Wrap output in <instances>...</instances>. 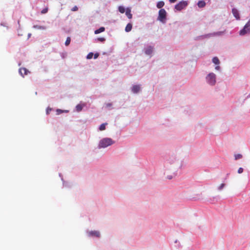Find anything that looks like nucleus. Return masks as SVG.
<instances>
[{"mask_svg": "<svg viewBox=\"0 0 250 250\" xmlns=\"http://www.w3.org/2000/svg\"><path fill=\"white\" fill-rule=\"evenodd\" d=\"M94 59H96L99 56V54L98 53H96V54H94Z\"/></svg>", "mask_w": 250, "mask_h": 250, "instance_id": "c85d7f7f", "label": "nucleus"}, {"mask_svg": "<svg viewBox=\"0 0 250 250\" xmlns=\"http://www.w3.org/2000/svg\"><path fill=\"white\" fill-rule=\"evenodd\" d=\"M243 172V168L242 167H240L238 170V173L240 174Z\"/></svg>", "mask_w": 250, "mask_h": 250, "instance_id": "bb28decb", "label": "nucleus"}, {"mask_svg": "<svg viewBox=\"0 0 250 250\" xmlns=\"http://www.w3.org/2000/svg\"><path fill=\"white\" fill-rule=\"evenodd\" d=\"M48 12V8L46 7L42 9L41 11V13L42 14H45Z\"/></svg>", "mask_w": 250, "mask_h": 250, "instance_id": "4be33fe9", "label": "nucleus"}, {"mask_svg": "<svg viewBox=\"0 0 250 250\" xmlns=\"http://www.w3.org/2000/svg\"><path fill=\"white\" fill-rule=\"evenodd\" d=\"M78 10V8L77 6H75L74 7H73L72 9H71V11H76Z\"/></svg>", "mask_w": 250, "mask_h": 250, "instance_id": "a878e982", "label": "nucleus"}, {"mask_svg": "<svg viewBox=\"0 0 250 250\" xmlns=\"http://www.w3.org/2000/svg\"><path fill=\"white\" fill-rule=\"evenodd\" d=\"M125 14L126 15V16L127 17V18L128 19H131L132 18V14H131V11H130V10L129 9H127L126 12H125Z\"/></svg>", "mask_w": 250, "mask_h": 250, "instance_id": "4468645a", "label": "nucleus"}, {"mask_svg": "<svg viewBox=\"0 0 250 250\" xmlns=\"http://www.w3.org/2000/svg\"><path fill=\"white\" fill-rule=\"evenodd\" d=\"M167 12L164 9H161L159 11L158 19L162 22H165Z\"/></svg>", "mask_w": 250, "mask_h": 250, "instance_id": "f03ea898", "label": "nucleus"}, {"mask_svg": "<svg viewBox=\"0 0 250 250\" xmlns=\"http://www.w3.org/2000/svg\"><path fill=\"white\" fill-rule=\"evenodd\" d=\"M132 27V24L130 23H128L125 28V30L126 32H128L131 30Z\"/></svg>", "mask_w": 250, "mask_h": 250, "instance_id": "9b49d317", "label": "nucleus"}, {"mask_svg": "<svg viewBox=\"0 0 250 250\" xmlns=\"http://www.w3.org/2000/svg\"><path fill=\"white\" fill-rule=\"evenodd\" d=\"M70 41H71V39L70 37H67V39H66V40L65 42V44L66 46H68L70 43Z\"/></svg>", "mask_w": 250, "mask_h": 250, "instance_id": "a211bd4d", "label": "nucleus"}, {"mask_svg": "<svg viewBox=\"0 0 250 250\" xmlns=\"http://www.w3.org/2000/svg\"><path fill=\"white\" fill-rule=\"evenodd\" d=\"M28 72V70L25 68H21L19 69V73L22 77H24V75H27Z\"/></svg>", "mask_w": 250, "mask_h": 250, "instance_id": "0eeeda50", "label": "nucleus"}, {"mask_svg": "<svg viewBox=\"0 0 250 250\" xmlns=\"http://www.w3.org/2000/svg\"><path fill=\"white\" fill-rule=\"evenodd\" d=\"M107 125V123H104V124H102V125H101L99 127V130L100 131L104 130L105 129V126Z\"/></svg>", "mask_w": 250, "mask_h": 250, "instance_id": "2eb2a0df", "label": "nucleus"}, {"mask_svg": "<svg viewBox=\"0 0 250 250\" xmlns=\"http://www.w3.org/2000/svg\"><path fill=\"white\" fill-rule=\"evenodd\" d=\"M93 53H89L87 55V57H86V58L87 59H91L93 57Z\"/></svg>", "mask_w": 250, "mask_h": 250, "instance_id": "412c9836", "label": "nucleus"}, {"mask_svg": "<svg viewBox=\"0 0 250 250\" xmlns=\"http://www.w3.org/2000/svg\"><path fill=\"white\" fill-rule=\"evenodd\" d=\"M114 143V141L111 138H105L100 141L99 146L100 147L104 148L111 146Z\"/></svg>", "mask_w": 250, "mask_h": 250, "instance_id": "f257e3e1", "label": "nucleus"}, {"mask_svg": "<svg viewBox=\"0 0 250 250\" xmlns=\"http://www.w3.org/2000/svg\"><path fill=\"white\" fill-rule=\"evenodd\" d=\"M35 28H38V29H45V27H43V26H34Z\"/></svg>", "mask_w": 250, "mask_h": 250, "instance_id": "393cba45", "label": "nucleus"}, {"mask_svg": "<svg viewBox=\"0 0 250 250\" xmlns=\"http://www.w3.org/2000/svg\"><path fill=\"white\" fill-rule=\"evenodd\" d=\"M118 9L119 12L121 13H124L125 12V9L123 6H119Z\"/></svg>", "mask_w": 250, "mask_h": 250, "instance_id": "f3484780", "label": "nucleus"}, {"mask_svg": "<svg viewBox=\"0 0 250 250\" xmlns=\"http://www.w3.org/2000/svg\"><path fill=\"white\" fill-rule=\"evenodd\" d=\"M153 52V48L151 46H148L146 48L145 53L146 55H150Z\"/></svg>", "mask_w": 250, "mask_h": 250, "instance_id": "6e6552de", "label": "nucleus"}, {"mask_svg": "<svg viewBox=\"0 0 250 250\" xmlns=\"http://www.w3.org/2000/svg\"><path fill=\"white\" fill-rule=\"evenodd\" d=\"M234 157H235V160H238V159L242 158V155L240 154H238L235 155Z\"/></svg>", "mask_w": 250, "mask_h": 250, "instance_id": "aec40b11", "label": "nucleus"}, {"mask_svg": "<svg viewBox=\"0 0 250 250\" xmlns=\"http://www.w3.org/2000/svg\"><path fill=\"white\" fill-rule=\"evenodd\" d=\"M212 62L214 63H215V64H219L220 63V61H219L218 58L216 57L213 58Z\"/></svg>", "mask_w": 250, "mask_h": 250, "instance_id": "dca6fc26", "label": "nucleus"}, {"mask_svg": "<svg viewBox=\"0 0 250 250\" xmlns=\"http://www.w3.org/2000/svg\"><path fill=\"white\" fill-rule=\"evenodd\" d=\"M88 235L91 236H95L97 237H99L100 236V233L98 231L94 230L89 231L88 232Z\"/></svg>", "mask_w": 250, "mask_h": 250, "instance_id": "39448f33", "label": "nucleus"}, {"mask_svg": "<svg viewBox=\"0 0 250 250\" xmlns=\"http://www.w3.org/2000/svg\"><path fill=\"white\" fill-rule=\"evenodd\" d=\"M57 113L58 114H60L61 113H62L63 111V110H61V109H58L56 111Z\"/></svg>", "mask_w": 250, "mask_h": 250, "instance_id": "cd10ccee", "label": "nucleus"}, {"mask_svg": "<svg viewBox=\"0 0 250 250\" xmlns=\"http://www.w3.org/2000/svg\"><path fill=\"white\" fill-rule=\"evenodd\" d=\"M232 13L234 17L236 19V20L240 19L239 12L236 8H233L232 9Z\"/></svg>", "mask_w": 250, "mask_h": 250, "instance_id": "423d86ee", "label": "nucleus"}, {"mask_svg": "<svg viewBox=\"0 0 250 250\" xmlns=\"http://www.w3.org/2000/svg\"><path fill=\"white\" fill-rule=\"evenodd\" d=\"M173 176L172 175L167 176V178L168 179H171L172 178Z\"/></svg>", "mask_w": 250, "mask_h": 250, "instance_id": "c756f323", "label": "nucleus"}, {"mask_svg": "<svg viewBox=\"0 0 250 250\" xmlns=\"http://www.w3.org/2000/svg\"><path fill=\"white\" fill-rule=\"evenodd\" d=\"M165 5V2L163 1H160L157 3V7L158 8L162 9Z\"/></svg>", "mask_w": 250, "mask_h": 250, "instance_id": "f8f14e48", "label": "nucleus"}, {"mask_svg": "<svg viewBox=\"0 0 250 250\" xmlns=\"http://www.w3.org/2000/svg\"><path fill=\"white\" fill-rule=\"evenodd\" d=\"M208 83L212 85L215 84L216 83V76L213 73H209L206 77Z\"/></svg>", "mask_w": 250, "mask_h": 250, "instance_id": "7ed1b4c3", "label": "nucleus"}, {"mask_svg": "<svg viewBox=\"0 0 250 250\" xmlns=\"http://www.w3.org/2000/svg\"><path fill=\"white\" fill-rule=\"evenodd\" d=\"M219 69H220V66H219V65L216 66L215 67V69H216V70H219Z\"/></svg>", "mask_w": 250, "mask_h": 250, "instance_id": "2f4dec72", "label": "nucleus"}, {"mask_svg": "<svg viewBox=\"0 0 250 250\" xmlns=\"http://www.w3.org/2000/svg\"><path fill=\"white\" fill-rule=\"evenodd\" d=\"M97 41H99V42H103L104 41H105V39L104 38H97Z\"/></svg>", "mask_w": 250, "mask_h": 250, "instance_id": "b1692460", "label": "nucleus"}, {"mask_svg": "<svg viewBox=\"0 0 250 250\" xmlns=\"http://www.w3.org/2000/svg\"><path fill=\"white\" fill-rule=\"evenodd\" d=\"M206 2L204 0H199L197 3V5L199 8H203L206 6Z\"/></svg>", "mask_w": 250, "mask_h": 250, "instance_id": "9d476101", "label": "nucleus"}, {"mask_svg": "<svg viewBox=\"0 0 250 250\" xmlns=\"http://www.w3.org/2000/svg\"><path fill=\"white\" fill-rule=\"evenodd\" d=\"M177 0H169L170 3H174Z\"/></svg>", "mask_w": 250, "mask_h": 250, "instance_id": "7c9ffc66", "label": "nucleus"}, {"mask_svg": "<svg viewBox=\"0 0 250 250\" xmlns=\"http://www.w3.org/2000/svg\"><path fill=\"white\" fill-rule=\"evenodd\" d=\"M225 186V184H223V183L221 184L218 188V190H222L224 188Z\"/></svg>", "mask_w": 250, "mask_h": 250, "instance_id": "5701e85b", "label": "nucleus"}, {"mask_svg": "<svg viewBox=\"0 0 250 250\" xmlns=\"http://www.w3.org/2000/svg\"><path fill=\"white\" fill-rule=\"evenodd\" d=\"M140 87L139 85H134L132 88V91L134 93H136L139 91Z\"/></svg>", "mask_w": 250, "mask_h": 250, "instance_id": "1a4fd4ad", "label": "nucleus"}, {"mask_svg": "<svg viewBox=\"0 0 250 250\" xmlns=\"http://www.w3.org/2000/svg\"><path fill=\"white\" fill-rule=\"evenodd\" d=\"M105 30V28L104 27H101L99 29L96 30L94 32L95 34H99L101 32H104Z\"/></svg>", "mask_w": 250, "mask_h": 250, "instance_id": "ddd939ff", "label": "nucleus"}, {"mask_svg": "<svg viewBox=\"0 0 250 250\" xmlns=\"http://www.w3.org/2000/svg\"><path fill=\"white\" fill-rule=\"evenodd\" d=\"M83 106L81 104H78L76 106V109L77 111H80L82 110Z\"/></svg>", "mask_w": 250, "mask_h": 250, "instance_id": "6ab92c4d", "label": "nucleus"}, {"mask_svg": "<svg viewBox=\"0 0 250 250\" xmlns=\"http://www.w3.org/2000/svg\"><path fill=\"white\" fill-rule=\"evenodd\" d=\"M188 5V1H181L175 5V9L177 11H181V10L186 8Z\"/></svg>", "mask_w": 250, "mask_h": 250, "instance_id": "20e7f679", "label": "nucleus"}]
</instances>
